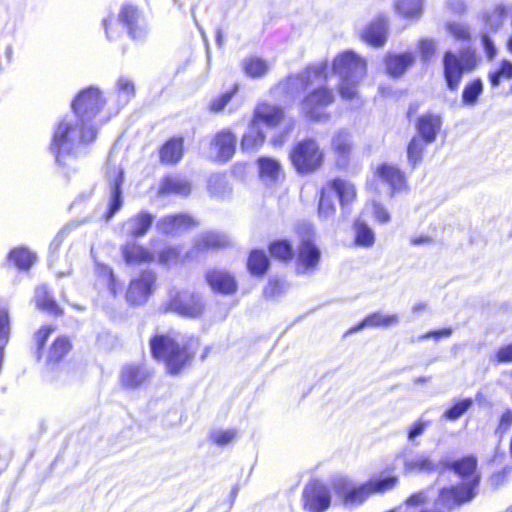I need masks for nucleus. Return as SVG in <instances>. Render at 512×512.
I'll return each instance as SVG.
<instances>
[{
  "label": "nucleus",
  "instance_id": "nucleus-56",
  "mask_svg": "<svg viewBox=\"0 0 512 512\" xmlns=\"http://www.w3.org/2000/svg\"><path fill=\"white\" fill-rule=\"evenodd\" d=\"M512 468L510 466H506L501 470L495 471L489 476L490 485L497 489L502 486L508 479V476L511 473Z\"/></svg>",
  "mask_w": 512,
  "mask_h": 512
},
{
  "label": "nucleus",
  "instance_id": "nucleus-62",
  "mask_svg": "<svg viewBox=\"0 0 512 512\" xmlns=\"http://www.w3.org/2000/svg\"><path fill=\"white\" fill-rule=\"evenodd\" d=\"M428 425L429 422L423 421L422 419H418L417 421H415L407 431L408 439L413 440L417 436L421 435Z\"/></svg>",
  "mask_w": 512,
  "mask_h": 512
},
{
  "label": "nucleus",
  "instance_id": "nucleus-37",
  "mask_svg": "<svg viewBox=\"0 0 512 512\" xmlns=\"http://www.w3.org/2000/svg\"><path fill=\"white\" fill-rule=\"evenodd\" d=\"M242 70L250 78H261L267 74L269 64L258 56H248L242 61Z\"/></svg>",
  "mask_w": 512,
  "mask_h": 512
},
{
  "label": "nucleus",
  "instance_id": "nucleus-28",
  "mask_svg": "<svg viewBox=\"0 0 512 512\" xmlns=\"http://www.w3.org/2000/svg\"><path fill=\"white\" fill-rule=\"evenodd\" d=\"M229 245L228 239L215 231L202 233L193 243V250L196 253L220 250Z\"/></svg>",
  "mask_w": 512,
  "mask_h": 512
},
{
  "label": "nucleus",
  "instance_id": "nucleus-57",
  "mask_svg": "<svg viewBox=\"0 0 512 512\" xmlns=\"http://www.w3.org/2000/svg\"><path fill=\"white\" fill-rule=\"evenodd\" d=\"M284 285L278 279H270L263 289L265 298H275L283 293Z\"/></svg>",
  "mask_w": 512,
  "mask_h": 512
},
{
  "label": "nucleus",
  "instance_id": "nucleus-44",
  "mask_svg": "<svg viewBox=\"0 0 512 512\" xmlns=\"http://www.w3.org/2000/svg\"><path fill=\"white\" fill-rule=\"evenodd\" d=\"M317 212L319 217L323 219L330 218L336 214V205L327 185L319 191Z\"/></svg>",
  "mask_w": 512,
  "mask_h": 512
},
{
  "label": "nucleus",
  "instance_id": "nucleus-11",
  "mask_svg": "<svg viewBox=\"0 0 512 512\" xmlns=\"http://www.w3.org/2000/svg\"><path fill=\"white\" fill-rule=\"evenodd\" d=\"M72 339L65 334L56 336L45 350L44 369L50 380H55L61 373V366L73 351Z\"/></svg>",
  "mask_w": 512,
  "mask_h": 512
},
{
  "label": "nucleus",
  "instance_id": "nucleus-23",
  "mask_svg": "<svg viewBox=\"0 0 512 512\" xmlns=\"http://www.w3.org/2000/svg\"><path fill=\"white\" fill-rule=\"evenodd\" d=\"M327 187L335 193L343 210L348 209L357 200V188L355 184L345 178L335 177L327 182Z\"/></svg>",
  "mask_w": 512,
  "mask_h": 512
},
{
  "label": "nucleus",
  "instance_id": "nucleus-54",
  "mask_svg": "<svg viewBox=\"0 0 512 512\" xmlns=\"http://www.w3.org/2000/svg\"><path fill=\"white\" fill-rule=\"evenodd\" d=\"M237 437V431L235 429L220 430L211 433L210 440L212 443L218 446H224L232 443Z\"/></svg>",
  "mask_w": 512,
  "mask_h": 512
},
{
  "label": "nucleus",
  "instance_id": "nucleus-47",
  "mask_svg": "<svg viewBox=\"0 0 512 512\" xmlns=\"http://www.w3.org/2000/svg\"><path fill=\"white\" fill-rule=\"evenodd\" d=\"M395 9L404 18L419 17L422 12L421 0H397Z\"/></svg>",
  "mask_w": 512,
  "mask_h": 512
},
{
  "label": "nucleus",
  "instance_id": "nucleus-30",
  "mask_svg": "<svg viewBox=\"0 0 512 512\" xmlns=\"http://www.w3.org/2000/svg\"><path fill=\"white\" fill-rule=\"evenodd\" d=\"M191 189L192 187L189 181L169 175L162 178L158 188V194L161 196L174 194L186 197L191 193Z\"/></svg>",
  "mask_w": 512,
  "mask_h": 512
},
{
  "label": "nucleus",
  "instance_id": "nucleus-2",
  "mask_svg": "<svg viewBox=\"0 0 512 512\" xmlns=\"http://www.w3.org/2000/svg\"><path fill=\"white\" fill-rule=\"evenodd\" d=\"M152 358L164 365L166 374L179 376L189 369L196 359L204 362L213 351L211 345H203L198 336L192 335L184 341L169 333L154 334L149 339Z\"/></svg>",
  "mask_w": 512,
  "mask_h": 512
},
{
  "label": "nucleus",
  "instance_id": "nucleus-43",
  "mask_svg": "<svg viewBox=\"0 0 512 512\" xmlns=\"http://www.w3.org/2000/svg\"><path fill=\"white\" fill-rule=\"evenodd\" d=\"M428 144L429 143L426 142V140L420 138L417 135L410 139L407 145V158L411 167L414 168L422 161L424 151Z\"/></svg>",
  "mask_w": 512,
  "mask_h": 512
},
{
  "label": "nucleus",
  "instance_id": "nucleus-31",
  "mask_svg": "<svg viewBox=\"0 0 512 512\" xmlns=\"http://www.w3.org/2000/svg\"><path fill=\"white\" fill-rule=\"evenodd\" d=\"M246 268L255 277H263L270 268V260L264 250L252 249L247 257Z\"/></svg>",
  "mask_w": 512,
  "mask_h": 512
},
{
  "label": "nucleus",
  "instance_id": "nucleus-29",
  "mask_svg": "<svg viewBox=\"0 0 512 512\" xmlns=\"http://www.w3.org/2000/svg\"><path fill=\"white\" fill-rule=\"evenodd\" d=\"M154 219V215L145 210L131 216L127 220V223L129 224V236L135 239L146 235L152 227Z\"/></svg>",
  "mask_w": 512,
  "mask_h": 512
},
{
  "label": "nucleus",
  "instance_id": "nucleus-52",
  "mask_svg": "<svg viewBox=\"0 0 512 512\" xmlns=\"http://www.w3.org/2000/svg\"><path fill=\"white\" fill-rule=\"evenodd\" d=\"M447 31L452 35V37L459 42L468 43L471 41V33L469 28L460 23L451 22L447 25Z\"/></svg>",
  "mask_w": 512,
  "mask_h": 512
},
{
  "label": "nucleus",
  "instance_id": "nucleus-22",
  "mask_svg": "<svg viewBox=\"0 0 512 512\" xmlns=\"http://www.w3.org/2000/svg\"><path fill=\"white\" fill-rule=\"evenodd\" d=\"M121 256L128 266H141L154 262L155 255L146 246L136 242L128 241L121 248Z\"/></svg>",
  "mask_w": 512,
  "mask_h": 512
},
{
  "label": "nucleus",
  "instance_id": "nucleus-40",
  "mask_svg": "<svg viewBox=\"0 0 512 512\" xmlns=\"http://www.w3.org/2000/svg\"><path fill=\"white\" fill-rule=\"evenodd\" d=\"M238 92L239 85H232L229 90L213 97L207 105V110L212 114L222 113Z\"/></svg>",
  "mask_w": 512,
  "mask_h": 512
},
{
  "label": "nucleus",
  "instance_id": "nucleus-50",
  "mask_svg": "<svg viewBox=\"0 0 512 512\" xmlns=\"http://www.w3.org/2000/svg\"><path fill=\"white\" fill-rule=\"evenodd\" d=\"M97 271L99 277L106 282L110 292L115 295L120 289V285L115 277L113 269L108 265L100 264L97 266Z\"/></svg>",
  "mask_w": 512,
  "mask_h": 512
},
{
  "label": "nucleus",
  "instance_id": "nucleus-24",
  "mask_svg": "<svg viewBox=\"0 0 512 512\" xmlns=\"http://www.w3.org/2000/svg\"><path fill=\"white\" fill-rule=\"evenodd\" d=\"M118 21L126 28L133 40L140 39L144 35L141 13L137 7L130 4L122 6L118 14Z\"/></svg>",
  "mask_w": 512,
  "mask_h": 512
},
{
  "label": "nucleus",
  "instance_id": "nucleus-13",
  "mask_svg": "<svg viewBox=\"0 0 512 512\" xmlns=\"http://www.w3.org/2000/svg\"><path fill=\"white\" fill-rule=\"evenodd\" d=\"M374 175L381 183L388 186L390 197L410 190L406 173L395 164L380 163L376 167Z\"/></svg>",
  "mask_w": 512,
  "mask_h": 512
},
{
  "label": "nucleus",
  "instance_id": "nucleus-26",
  "mask_svg": "<svg viewBox=\"0 0 512 512\" xmlns=\"http://www.w3.org/2000/svg\"><path fill=\"white\" fill-rule=\"evenodd\" d=\"M388 23L385 17L371 21L361 33V39L372 47H381L387 39Z\"/></svg>",
  "mask_w": 512,
  "mask_h": 512
},
{
  "label": "nucleus",
  "instance_id": "nucleus-20",
  "mask_svg": "<svg viewBox=\"0 0 512 512\" xmlns=\"http://www.w3.org/2000/svg\"><path fill=\"white\" fill-rule=\"evenodd\" d=\"M199 225V222L186 213H175L163 216L158 221V229L162 234L173 235L180 231H187Z\"/></svg>",
  "mask_w": 512,
  "mask_h": 512
},
{
  "label": "nucleus",
  "instance_id": "nucleus-55",
  "mask_svg": "<svg viewBox=\"0 0 512 512\" xmlns=\"http://www.w3.org/2000/svg\"><path fill=\"white\" fill-rule=\"evenodd\" d=\"M180 258V249L177 246H167L163 248L158 255L159 262L170 264L178 261Z\"/></svg>",
  "mask_w": 512,
  "mask_h": 512
},
{
  "label": "nucleus",
  "instance_id": "nucleus-7",
  "mask_svg": "<svg viewBox=\"0 0 512 512\" xmlns=\"http://www.w3.org/2000/svg\"><path fill=\"white\" fill-rule=\"evenodd\" d=\"M299 242L295 251V270L298 274L311 273L318 269L321 250L310 226H299L296 230Z\"/></svg>",
  "mask_w": 512,
  "mask_h": 512
},
{
  "label": "nucleus",
  "instance_id": "nucleus-6",
  "mask_svg": "<svg viewBox=\"0 0 512 512\" xmlns=\"http://www.w3.org/2000/svg\"><path fill=\"white\" fill-rule=\"evenodd\" d=\"M443 77L449 90H458L462 77L466 73L472 72L478 64L476 52L472 49H466L456 54L452 51H446L443 54Z\"/></svg>",
  "mask_w": 512,
  "mask_h": 512
},
{
  "label": "nucleus",
  "instance_id": "nucleus-17",
  "mask_svg": "<svg viewBox=\"0 0 512 512\" xmlns=\"http://www.w3.org/2000/svg\"><path fill=\"white\" fill-rule=\"evenodd\" d=\"M152 373L143 365L128 363L122 366L119 372V385L127 391L142 388L151 379Z\"/></svg>",
  "mask_w": 512,
  "mask_h": 512
},
{
  "label": "nucleus",
  "instance_id": "nucleus-33",
  "mask_svg": "<svg viewBox=\"0 0 512 512\" xmlns=\"http://www.w3.org/2000/svg\"><path fill=\"white\" fill-rule=\"evenodd\" d=\"M123 183V171L119 170L111 181V198L108 208L104 214L106 220L111 219L115 213L122 207V186Z\"/></svg>",
  "mask_w": 512,
  "mask_h": 512
},
{
  "label": "nucleus",
  "instance_id": "nucleus-49",
  "mask_svg": "<svg viewBox=\"0 0 512 512\" xmlns=\"http://www.w3.org/2000/svg\"><path fill=\"white\" fill-rule=\"evenodd\" d=\"M367 326L371 328L375 327H390L398 323L399 319L396 314L383 315L380 312H374L365 317Z\"/></svg>",
  "mask_w": 512,
  "mask_h": 512
},
{
  "label": "nucleus",
  "instance_id": "nucleus-61",
  "mask_svg": "<svg viewBox=\"0 0 512 512\" xmlns=\"http://www.w3.org/2000/svg\"><path fill=\"white\" fill-rule=\"evenodd\" d=\"M373 214L376 221L385 224L390 221V214L387 209L379 202H373Z\"/></svg>",
  "mask_w": 512,
  "mask_h": 512
},
{
  "label": "nucleus",
  "instance_id": "nucleus-42",
  "mask_svg": "<svg viewBox=\"0 0 512 512\" xmlns=\"http://www.w3.org/2000/svg\"><path fill=\"white\" fill-rule=\"evenodd\" d=\"M492 88L498 87L502 82L512 80V62L507 59L501 60L498 67L487 75Z\"/></svg>",
  "mask_w": 512,
  "mask_h": 512
},
{
  "label": "nucleus",
  "instance_id": "nucleus-10",
  "mask_svg": "<svg viewBox=\"0 0 512 512\" xmlns=\"http://www.w3.org/2000/svg\"><path fill=\"white\" fill-rule=\"evenodd\" d=\"M157 288V275L151 269H144L133 276L125 290V300L130 306H142Z\"/></svg>",
  "mask_w": 512,
  "mask_h": 512
},
{
  "label": "nucleus",
  "instance_id": "nucleus-9",
  "mask_svg": "<svg viewBox=\"0 0 512 512\" xmlns=\"http://www.w3.org/2000/svg\"><path fill=\"white\" fill-rule=\"evenodd\" d=\"M106 105L102 91L96 86H88L75 95L71 101V110L82 124L91 122L99 115Z\"/></svg>",
  "mask_w": 512,
  "mask_h": 512
},
{
  "label": "nucleus",
  "instance_id": "nucleus-18",
  "mask_svg": "<svg viewBox=\"0 0 512 512\" xmlns=\"http://www.w3.org/2000/svg\"><path fill=\"white\" fill-rule=\"evenodd\" d=\"M210 146L216 152L215 160L227 163L236 153L237 137L230 129H221L213 135Z\"/></svg>",
  "mask_w": 512,
  "mask_h": 512
},
{
  "label": "nucleus",
  "instance_id": "nucleus-16",
  "mask_svg": "<svg viewBox=\"0 0 512 512\" xmlns=\"http://www.w3.org/2000/svg\"><path fill=\"white\" fill-rule=\"evenodd\" d=\"M77 126L66 120H60L54 129L50 149L57 162H61L64 155L71 153L72 143Z\"/></svg>",
  "mask_w": 512,
  "mask_h": 512
},
{
  "label": "nucleus",
  "instance_id": "nucleus-8",
  "mask_svg": "<svg viewBox=\"0 0 512 512\" xmlns=\"http://www.w3.org/2000/svg\"><path fill=\"white\" fill-rule=\"evenodd\" d=\"M203 297L194 291L180 290L169 297L163 306L164 312H172L186 319H199L206 313Z\"/></svg>",
  "mask_w": 512,
  "mask_h": 512
},
{
  "label": "nucleus",
  "instance_id": "nucleus-51",
  "mask_svg": "<svg viewBox=\"0 0 512 512\" xmlns=\"http://www.w3.org/2000/svg\"><path fill=\"white\" fill-rule=\"evenodd\" d=\"M493 365H504L512 363V342L499 346L491 357Z\"/></svg>",
  "mask_w": 512,
  "mask_h": 512
},
{
  "label": "nucleus",
  "instance_id": "nucleus-59",
  "mask_svg": "<svg viewBox=\"0 0 512 512\" xmlns=\"http://www.w3.org/2000/svg\"><path fill=\"white\" fill-rule=\"evenodd\" d=\"M428 502V495L426 491L419 490L413 492L405 499V504L408 507H422L426 505Z\"/></svg>",
  "mask_w": 512,
  "mask_h": 512
},
{
  "label": "nucleus",
  "instance_id": "nucleus-15",
  "mask_svg": "<svg viewBox=\"0 0 512 512\" xmlns=\"http://www.w3.org/2000/svg\"><path fill=\"white\" fill-rule=\"evenodd\" d=\"M332 70L346 78L363 77L367 71L366 61L352 51L337 55L332 61Z\"/></svg>",
  "mask_w": 512,
  "mask_h": 512
},
{
  "label": "nucleus",
  "instance_id": "nucleus-46",
  "mask_svg": "<svg viewBox=\"0 0 512 512\" xmlns=\"http://www.w3.org/2000/svg\"><path fill=\"white\" fill-rule=\"evenodd\" d=\"M352 142L347 134L338 132L332 141V150L341 159L347 160L352 152Z\"/></svg>",
  "mask_w": 512,
  "mask_h": 512
},
{
  "label": "nucleus",
  "instance_id": "nucleus-25",
  "mask_svg": "<svg viewBox=\"0 0 512 512\" xmlns=\"http://www.w3.org/2000/svg\"><path fill=\"white\" fill-rule=\"evenodd\" d=\"M442 118L438 114L425 113L418 117L416 130L420 138L428 143H433L441 131Z\"/></svg>",
  "mask_w": 512,
  "mask_h": 512
},
{
  "label": "nucleus",
  "instance_id": "nucleus-48",
  "mask_svg": "<svg viewBox=\"0 0 512 512\" xmlns=\"http://www.w3.org/2000/svg\"><path fill=\"white\" fill-rule=\"evenodd\" d=\"M473 405L471 398L458 400L443 413V418L448 421H455L466 413Z\"/></svg>",
  "mask_w": 512,
  "mask_h": 512
},
{
  "label": "nucleus",
  "instance_id": "nucleus-19",
  "mask_svg": "<svg viewBox=\"0 0 512 512\" xmlns=\"http://www.w3.org/2000/svg\"><path fill=\"white\" fill-rule=\"evenodd\" d=\"M285 119V110L282 106L268 102L258 103L253 111L251 124H264L268 128L279 127Z\"/></svg>",
  "mask_w": 512,
  "mask_h": 512
},
{
  "label": "nucleus",
  "instance_id": "nucleus-5",
  "mask_svg": "<svg viewBox=\"0 0 512 512\" xmlns=\"http://www.w3.org/2000/svg\"><path fill=\"white\" fill-rule=\"evenodd\" d=\"M336 96L333 88L320 85L306 92L299 101L301 115L311 122L326 121L330 118L327 108L334 104Z\"/></svg>",
  "mask_w": 512,
  "mask_h": 512
},
{
  "label": "nucleus",
  "instance_id": "nucleus-1",
  "mask_svg": "<svg viewBox=\"0 0 512 512\" xmlns=\"http://www.w3.org/2000/svg\"><path fill=\"white\" fill-rule=\"evenodd\" d=\"M406 468L439 475L452 472L458 477L460 482L444 485L438 490L437 503L449 511L472 502L479 494L482 475L475 454H464L457 458L443 457L438 462L428 456H420L407 462Z\"/></svg>",
  "mask_w": 512,
  "mask_h": 512
},
{
  "label": "nucleus",
  "instance_id": "nucleus-60",
  "mask_svg": "<svg viewBox=\"0 0 512 512\" xmlns=\"http://www.w3.org/2000/svg\"><path fill=\"white\" fill-rule=\"evenodd\" d=\"M452 332H453V330L450 327H445V328H441L438 330H431V331H428V332L420 335L417 338V340L422 341V340H426L429 338H433L434 340H439L441 338H446V337L451 336Z\"/></svg>",
  "mask_w": 512,
  "mask_h": 512
},
{
  "label": "nucleus",
  "instance_id": "nucleus-53",
  "mask_svg": "<svg viewBox=\"0 0 512 512\" xmlns=\"http://www.w3.org/2000/svg\"><path fill=\"white\" fill-rule=\"evenodd\" d=\"M512 427V409L507 408L498 417L494 433L498 436L505 435Z\"/></svg>",
  "mask_w": 512,
  "mask_h": 512
},
{
  "label": "nucleus",
  "instance_id": "nucleus-41",
  "mask_svg": "<svg viewBox=\"0 0 512 512\" xmlns=\"http://www.w3.org/2000/svg\"><path fill=\"white\" fill-rule=\"evenodd\" d=\"M55 331L52 325L45 324L40 326L33 333V342L35 347V357L37 360H42L45 350L47 349V342L51 334Z\"/></svg>",
  "mask_w": 512,
  "mask_h": 512
},
{
  "label": "nucleus",
  "instance_id": "nucleus-14",
  "mask_svg": "<svg viewBox=\"0 0 512 512\" xmlns=\"http://www.w3.org/2000/svg\"><path fill=\"white\" fill-rule=\"evenodd\" d=\"M204 279L212 292L231 296L239 289L238 280L234 273L223 268H210L205 272Z\"/></svg>",
  "mask_w": 512,
  "mask_h": 512
},
{
  "label": "nucleus",
  "instance_id": "nucleus-32",
  "mask_svg": "<svg viewBox=\"0 0 512 512\" xmlns=\"http://www.w3.org/2000/svg\"><path fill=\"white\" fill-rule=\"evenodd\" d=\"M267 250L270 256L282 263H289L294 259L295 250L288 239H274L269 242Z\"/></svg>",
  "mask_w": 512,
  "mask_h": 512
},
{
  "label": "nucleus",
  "instance_id": "nucleus-3",
  "mask_svg": "<svg viewBox=\"0 0 512 512\" xmlns=\"http://www.w3.org/2000/svg\"><path fill=\"white\" fill-rule=\"evenodd\" d=\"M399 482L400 478L395 467L390 466L361 484H354L349 479H341L334 483L333 489L342 505L355 507L362 505L372 495H383L394 490Z\"/></svg>",
  "mask_w": 512,
  "mask_h": 512
},
{
  "label": "nucleus",
  "instance_id": "nucleus-27",
  "mask_svg": "<svg viewBox=\"0 0 512 512\" xmlns=\"http://www.w3.org/2000/svg\"><path fill=\"white\" fill-rule=\"evenodd\" d=\"M34 302L38 310L53 317H60L64 314L63 308L57 303L53 293L46 285H40L35 289Z\"/></svg>",
  "mask_w": 512,
  "mask_h": 512
},
{
  "label": "nucleus",
  "instance_id": "nucleus-12",
  "mask_svg": "<svg viewBox=\"0 0 512 512\" xmlns=\"http://www.w3.org/2000/svg\"><path fill=\"white\" fill-rule=\"evenodd\" d=\"M331 488L319 479L308 481L302 491L301 502L305 512H326L332 504Z\"/></svg>",
  "mask_w": 512,
  "mask_h": 512
},
{
  "label": "nucleus",
  "instance_id": "nucleus-39",
  "mask_svg": "<svg viewBox=\"0 0 512 512\" xmlns=\"http://www.w3.org/2000/svg\"><path fill=\"white\" fill-rule=\"evenodd\" d=\"M354 244L359 247L369 248L375 243V234L372 228L364 221L354 223Z\"/></svg>",
  "mask_w": 512,
  "mask_h": 512
},
{
  "label": "nucleus",
  "instance_id": "nucleus-4",
  "mask_svg": "<svg viewBox=\"0 0 512 512\" xmlns=\"http://www.w3.org/2000/svg\"><path fill=\"white\" fill-rule=\"evenodd\" d=\"M288 159L298 174L311 175L323 167L325 153L315 138L306 137L292 145Z\"/></svg>",
  "mask_w": 512,
  "mask_h": 512
},
{
  "label": "nucleus",
  "instance_id": "nucleus-34",
  "mask_svg": "<svg viewBox=\"0 0 512 512\" xmlns=\"http://www.w3.org/2000/svg\"><path fill=\"white\" fill-rule=\"evenodd\" d=\"M413 61L414 58L409 53L389 55L385 60L387 73L393 77H399L412 65Z\"/></svg>",
  "mask_w": 512,
  "mask_h": 512
},
{
  "label": "nucleus",
  "instance_id": "nucleus-64",
  "mask_svg": "<svg viewBox=\"0 0 512 512\" xmlns=\"http://www.w3.org/2000/svg\"><path fill=\"white\" fill-rule=\"evenodd\" d=\"M287 81H298L303 89L307 88L312 84L310 73H299L296 75H290L287 77Z\"/></svg>",
  "mask_w": 512,
  "mask_h": 512
},
{
  "label": "nucleus",
  "instance_id": "nucleus-38",
  "mask_svg": "<svg viewBox=\"0 0 512 512\" xmlns=\"http://www.w3.org/2000/svg\"><path fill=\"white\" fill-rule=\"evenodd\" d=\"M260 178L275 181L281 173V164L273 157L261 156L256 160Z\"/></svg>",
  "mask_w": 512,
  "mask_h": 512
},
{
  "label": "nucleus",
  "instance_id": "nucleus-21",
  "mask_svg": "<svg viewBox=\"0 0 512 512\" xmlns=\"http://www.w3.org/2000/svg\"><path fill=\"white\" fill-rule=\"evenodd\" d=\"M183 136H172L158 148L159 161L164 166H175L184 157L185 146Z\"/></svg>",
  "mask_w": 512,
  "mask_h": 512
},
{
  "label": "nucleus",
  "instance_id": "nucleus-45",
  "mask_svg": "<svg viewBox=\"0 0 512 512\" xmlns=\"http://www.w3.org/2000/svg\"><path fill=\"white\" fill-rule=\"evenodd\" d=\"M482 92V80L480 78L472 79L471 81L467 82L463 88L461 95L462 103L468 106H474L477 103L478 97L482 94Z\"/></svg>",
  "mask_w": 512,
  "mask_h": 512
},
{
  "label": "nucleus",
  "instance_id": "nucleus-36",
  "mask_svg": "<svg viewBox=\"0 0 512 512\" xmlns=\"http://www.w3.org/2000/svg\"><path fill=\"white\" fill-rule=\"evenodd\" d=\"M7 259L19 270H28L35 263L36 256L25 247H16L10 250Z\"/></svg>",
  "mask_w": 512,
  "mask_h": 512
},
{
  "label": "nucleus",
  "instance_id": "nucleus-35",
  "mask_svg": "<svg viewBox=\"0 0 512 512\" xmlns=\"http://www.w3.org/2000/svg\"><path fill=\"white\" fill-rule=\"evenodd\" d=\"M266 134L259 128H251L240 139V147L243 152H255L264 146Z\"/></svg>",
  "mask_w": 512,
  "mask_h": 512
},
{
  "label": "nucleus",
  "instance_id": "nucleus-63",
  "mask_svg": "<svg viewBox=\"0 0 512 512\" xmlns=\"http://www.w3.org/2000/svg\"><path fill=\"white\" fill-rule=\"evenodd\" d=\"M481 41H482V45L485 50L486 56L489 59L494 58L496 56L497 51H496V48H495V45H494L492 39L487 34H483L481 36Z\"/></svg>",
  "mask_w": 512,
  "mask_h": 512
},
{
  "label": "nucleus",
  "instance_id": "nucleus-58",
  "mask_svg": "<svg viewBox=\"0 0 512 512\" xmlns=\"http://www.w3.org/2000/svg\"><path fill=\"white\" fill-rule=\"evenodd\" d=\"M338 93L343 100L351 101L357 98V89L355 82L343 81L338 86Z\"/></svg>",
  "mask_w": 512,
  "mask_h": 512
}]
</instances>
